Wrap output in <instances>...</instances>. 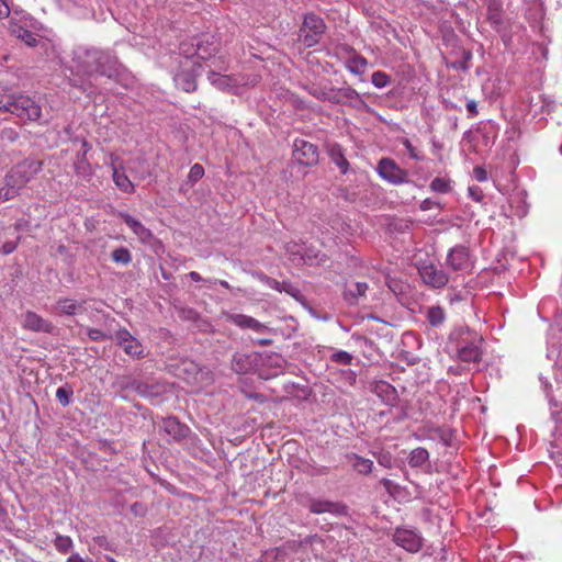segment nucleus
I'll return each instance as SVG.
<instances>
[{"mask_svg":"<svg viewBox=\"0 0 562 562\" xmlns=\"http://www.w3.org/2000/svg\"><path fill=\"white\" fill-rule=\"evenodd\" d=\"M403 146L405 147L408 156L414 160H423L424 156L413 146L409 139L405 138L402 140Z\"/></svg>","mask_w":562,"mask_h":562,"instance_id":"nucleus-46","label":"nucleus"},{"mask_svg":"<svg viewBox=\"0 0 562 562\" xmlns=\"http://www.w3.org/2000/svg\"><path fill=\"white\" fill-rule=\"evenodd\" d=\"M218 42L214 35L205 34L192 44V49L187 43H181L180 50L187 58L196 56L199 59L207 60L218 50Z\"/></svg>","mask_w":562,"mask_h":562,"instance_id":"nucleus-4","label":"nucleus"},{"mask_svg":"<svg viewBox=\"0 0 562 562\" xmlns=\"http://www.w3.org/2000/svg\"><path fill=\"white\" fill-rule=\"evenodd\" d=\"M90 149V145L86 140H82L81 149L78 151L77 159L87 158L86 156Z\"/></svg>","mask_w":562,"mask_h":562,"instance_id":"nucleus-52","label":"nucleus"},{"mask_svg":"<svg viewBox=\"0 0 562 562\" xmlns=\"http://www.w3.org/2000/svg\"><path fill=\"white\" fill-rule=\"evenodd\" d=\"M445 105L447 109H450V110H458V111L461 110V108L459 105H457L456 103H453L451 101H446Z\"/></svg>","mask_w":562,"mask_h":562,"instance_id":"nucleus-59","label":"nucleus"},{"mask_svg":"<svg viewBox=\"0 0 562 562\" xmlns=\"http://www.w3.org/2000/svg\"><path fill=\"white\" fill-rule=\"evenodd\" d=\"M83 329H85L88 338L91 341H102L108 338L113 339V336H109L106 333L102 331L101 329L90 328V327H85Z\"/></svg>","mask_w":562,"mask_h":562,"instance_id":"nucleus-43","label":"nucleus"},{"mask_svg":"<svg viewBox=\"0 0 562 562\" xmlns=\"http://www.w3.org/2000/svg\"><path fill=\"white\" fill-rule=\"evenodd\" d=\"M67 562H85V560L78 554L72 553L68 559Z\"/></svg>","mask_w":562,"mask_h":562,"instance_id":"nucleus-57","label":"nucleus"},{"mask_svg":"<svg viewBox=\"0 0 562 562\" xmlns=\"http://www.w3.org/2000/svg\"><path fill=\"white\" fill-rule=\"evenodd\" d=\"M551 417L554 422V429L552 430L553 443L557 448H562V413L553 411Z\"/></svg>","mask_w":562,"mask_h":562,"instance_id":"nucleus-33","label":"nucleus"},{"mask_svg":"<svg viewBox=\"0 0 562 562\" xmlns=\"http://www.w3.org/2000/svg\"><path fill=\"white\" fill-rule=\"evenodd\" d=\"M374 393L389 406H395L398 401L396 389L385 381H380L374 385Z\"/></svg>","mask_w":562,"mask_h":562,"instance_id":"nucleus-20","label":"nucleus"},{"mask_svg":"<svg viewBox=\"0 0 562 562\" xmlns=\"http://www.w3.org/2000/svg\"><path fill=\"white\" fill-rule=\"evenodd\" d=\"M423 282L434 289H441L449 282V276L434 263L423 265L418 268Z\"/></svg>","mask_w":562,"mask_h":562,"instance_id":"nucleus-9","label":"nucleus"},{"mask_svg":"<svg viewBox=\"0 0 562 562\" xmlns=\"http://www.w3.org/2000/svg\"><path fill=\"white\" fill-rule=\"evenodd\" d=\"M207 79L212 86H214L221 90H232L238 86H243V85H252L254 86L257 83V77H252L250 81H245L243 78L222 75V74H217L215 71H210Z\"/></svg>","mask_w":562,"mask_h":562,"instance_id":"nucleus-14","label":"nucleus"},{"mask_svg":"<svg viewBox=\"0 0 562 562\" xmlns=\"http://www.w3.org/2000/svg\"><path fill=\"white\" fill-rule=\"evenodd\" d=\"M294 158L304 166H311L318 160V150L315 145L304 139H295L293 145Z\"/></svg>","mask_w":562,"mask_h":562,"instance_id":"nucleus-12","label":"nucleus"},{"mask_svg":"<svg viewBox=\"0 0 562 562\" xmlns=\"http://www.w3.org/2000/svg\"><path fill=\"white\" fill-rule=\"evenodd\" d=\"M473 176L479 182H484L487 179V173L482 167H474Z\"/></svg>","mask_w":562,"mask_h":562,"instance_id":"nucleus-51","label":"nucleus"},{"mask_svg":"<svg viewBox=\"0 0 562 562\" xmlns=\"http://www.w3.org/2000/svg\"><path fill=\"white\" fill-rule=\"evenodd\" d=\"M176 85L186 92L194 91L196 88L194 77L188 71H180L173 78Z\"/></svg>","mask_w":562,"mask_h":562,"instance_id":"nucleus-28","label":"nucleus"},{"mask_svg":"<svg viewBox=\"0 0 562 562\" xmlns=\"http://www.w3.org/2000/svg\"><path fill=\"white\" fill-rule=\"evenodd\" d=\"M18 241H19V237H16L15 240H9V241H5L2 247H1V251L3 255H10L12 254L16 247H18Z\"/></svg>","mask_w":562,"mask_h":562,"instance_id":"nucleus-48","label":"nucleus"},{"mask_svg":"<svg viewBox=\"0 0 562 562\" xmlns=\"http://www.w3.org/2000/svg\"><path fill=\"white\" fill-rule=\"evenodd\" d=\"M486 5L488 22L491 23L493 29L502 35L503 40L506 41L507 34L502 14V0H486Z\"/></svg>","mask_w":562,"mask_h":562,"instance_id":"nucleus-17","label":"nucleus"},{"mask_svg":"<svg viewBox=\"0 0 562 562\" xmlns=\"http://www.w3.org/2000/svg\"><path fill=\"white\" fill-rule=\"evenodd\" d=\"M307 508L313 514H330L335 517L346 516L348 514L347 506L341 502H333L323 498H311Z\"/></svg>","mask_w":562,"mask_h":562,"instance_id":"nucleus-8","label":"nucleus"},{"mask_svg":"<svg viewBox=\"0 0 562 562\" xmlns=\"http://www.w3.org/2000/svg\"><path fill=\"white\" fill-rule=\"evenodd\" d=\"M394 542L408 552H417L423 546V537L414 529L397 528L393 535Z\"/></svg>","mask_w":562,"mask_h":562,"instance_id":"nucleus-10","label":"nucleus"},{"mask_svg":"<svg viewBox=\"0 0 562 562\" xmlns=\"http://www.w3.org/2000/svg\"><path fill=\"white\" fill-rule=\"evenodd\" d=\"M446 263L453 271L470 269L472 263L468 248L460 245L451 248L447 255Z\"/></svg>","mask_w":562,"mask_h":562,"instance_id":"nucleus-13","label":"nucleus"},{"mask_svg":"<svg viewBox=\"0 0 562 562\" xmlns=\"http://www.w3.org/2000/svg\"><path fill=\"white\" fill-rule=\"evenodd\" d=\"M75 168H76L77 173H79L83 177L91 175V167H90V164L88 162L87 158L77 159V161L75 162Z\"/></svg>","mask_w":562,"mask_h":562,"instance_id":"nucleus-45","label":"nucleus"},{"mask_svg":"<svg viewBox=\"0 0 562 562\" xmlns=\"http://www.w3.org/2000/svg\"><path fill=\"white\" fill-rule=\"evenodd\" d=\"M233 370L237 373H246L250 368L249 357L246 355H235L232 361Z\"/></svg>","mask_w":562,"mask_h":562,"instance_id":"nucleus-36","label":"nucleus"},{"mask_svg":"<svg viewBox=\"0 0 562 562\" xmlns=\"http://www.w3.org/2000/svg\"><path fill=\"white\" fill-rule=\"evenodd\" d=\"M112 562H115L114 560H112Z\"/></svg>","mask_w":562,"mask_h":562,"instance_id":"nucleus-63","label":"nucleus"},{"mask_svg":"<svg viewBox=\"0 0 562 562\" xmlns=\"http://www.w3.org/2000/svg\"><path fill=\"white\" fill-rule=\"evenodd\" d=\"M429 459V452L422 447H418L411 451L408 457V464L412 468H419L425 464Z\"/></svg>","mask_w":562,"mask_h":562,"instance_id":"nucleus-31","label":"nucleus"},{"mask_svg":"<svg viewBox=\"0 0 562 562\" xmlns=\"http://www.w3.org/2000/svg\"><path fill=\"white\" fill-rule=\"evenodd\" d=\"M325 32L324 21L314 13L306 14L300 37L306 47L316 45Z\"/></svg>","mask_w":562,"mask_h":562,"instance_id":"nucleus-5","label":"nucleus"},{"mask_svg":"<svg viewBox=\"0 0 562 562\" xmlns=\"http://www.w3.org/2000/svg\"><path fill=\"white\" fill-rule=\"evenodd\" d=\"M465 108L469 117H475L479 114L477 103L473 99H467Z\"/></svg>","mask_w":562,"mask_h":562,"instance_id":"nucleus-47","label":"nucleus"},{"mask_svg":"<svg viewBox=\"0 0 562 562\" xmlns=\"http://www.w3.org/2000/svg\"><path fill=\"white\" fill-rule=\"evenodd\" d=\"M379 463L385 467L387 465L385 458H380Z\"/></svg>","mask_w":562,"mask_h":562,"instance_id":"nucleus-62","label":"nucleus"},{"mask_svg":"<svg viewBox=\"0 0 562 562\" xmlns=\"http://www.w3.org/2000/svg\"><path fill=\"white\" fill-rule=\"evenodd\" d=\"M119 68L117 58L110 50L78 46L72 52L69 82L87 91L95 76L111 78L119 74Z\"/></svg>","mask_w":562,"mask_h":562,"instance_id":"nucleus-1","label":"nucleus"},{"mask_svg":"<svg viewBox=\"0 0 562 562\" xmlns=\"http://www.w3.org/2000/svg\"><path fill=\"white\" fill-rule=\"evenodd\" d=\"M349 463L360 474H369L372 471L373 462L370 459L362 458L358 454L348 456Z\"/></svg>","mask_w":562,"mask_h":562,"instance_id":"nucleus-26","label":"nucleus"},{"mask_svg":"<svg viewBox=\"0 0 562 562\" xmlns=\"http://www.w3.org/2000/svg\"><path fill=\"white\" fill-rule=\"evenodd\" d=\"M282 292H286L288 294L292 295L293 297H296L300 294V291L297 288L292 285L290 282H282Z\"/></svg>","mask_w":562,"mask_h":562,"instance_id":"nucleus-50","label":"nucleus"},{"mask_svg":"<svg viewBox=\"0 0 562 562\" xmlns=\"http://www.w3.org/2000/svg\"><path fill=\"white\" fill-rule=\"evenodd\" d=\"M9 12L8 4L3 0H0V18L8 16Z\"/></svg>","mask_w":562,"mask_h":562,"instance_id":"nucleus-54","label":"nucleus"},{"mask_svg":"<svg viewBox=\"0 0 562 562\" xmlns=\"http://www.w3.org/2000/svg\"><path fill=\"white\" fill-rule=\"evenodd\" d=\"M327 153L330 160L337 166L340 172L345 175L348 171L349 162L345 157L342 147L336 143L328 144Z\"/></svg>","mask_w":562,"mask_h":562,"instance_id":"nucleus-23","label":"nucleus"},{"mask_svg":"<svg viewBox=\"0 0 562 562\" xmlns=\"http://www.w3.org/2000/svg\"><path fill=\"white\" fill-rule=\"evenodd\" d=\"M368 290V284L366 282H352L347 285L344 297L349 304H355L358 300L364 296Z\"/></svg>","mask_w":562,"mask_h":562,"instance_id":"nucleus-25","label":"nucleus"},{"mask_svg":"<svg viewBox=\"0 0 562 562\" xmlns=\"http://www.w3.org/2000/svg\"><path fill=\"white\" fill-rule=\"evenodd\" d=\"M381 482L385 487H389L391 485V481L387 479H383Z\"/></svg>","mask_w":562,"mask_h":562,"instance_id":"nucleus-61","label":"nucleus"},{"mask_svg":"<svg viewBox=\"0 0 562 562\" xmlns=\"http://www.w3.org/2000/svg\"><path fill=\"white\" fill-rule=\"evenodd\" d=\"M21 323L23 328L35 333L52 334L55 330V326L49 321L31 311L22 315Z\"/></svg>","mask_w":562,"mask_h":562,"instance_id":"nucleus-16","label":"nucleus"},{"mask_svg":"<svg viewBox=\"0 0 562 562\" xmlns=\"http://www.w3.org/2000/svg\"><path fill=\"white\" fill-rule=\"evenodd\" d=\"M204 176V168L200 164H194L189 171L188 175V182L193 186L195 182H198L202 177Z\"/></svg>","mask_w":562,"mask_h":562,"instance_id":"nucleus-44","label":"nucleus"},{"mask_svg":"<svg viewBox=\"0 0 562 562\" xmlns=\"http://www.w3.org/2000/svg\"><path fill=\"white\" fill-rule=\"evenodd\" d=\"M113 339L126 355L137 359L143 357V345L126 328H120L116 330Z\"/></svg>","mask_w":562,"mask_h":562,"instance_id":"nucleus-11","label":"nucleus"},{"mask_svg":"<svg viewBox=\"0 0 562 562\" xmlns=\"http://www.w3.org/2000/svg\"><path fill=\"white\" fill-rule=\"evenodd\" d=\"M422 209H423V210H429V209H430V201H429V200H425V201L422 203Z\"/></svg>","mask_w":562,"mask_h":562,"instance_id":"nucleus-60","label":"nucleus"},{"mask_svg":"<svg viewBox=\"0 0 562 562\" xmlns=\"http://www.w3.org/2000/svg\"><path fill=\"white\" fill-rule=\"evenodd\" d=\"M72 394L74 392L70 387L60 386L56 391V398L61 406L66 407L70 404Z\"/></svg>","mask_w":562,"mask_h":562,"instance_id":"nucleus-40","label":"nucleus"},{"mask_svg":"<svg viewBox=\"0 0 562 562\" xmlns=\"http://www.w3.org/2000/svg\"><path fill=\"white\" fill-rule=\"evenodd\" d=\"M112 260L120 265H128L132 261V255L125 247L115 248L111 254Z\"/></svg>","mask_w":562,"mask_h":562,"instance_id":"nucleus-37","label":"nucleus"},{"mask_svg":"<svg viewBox=\"0 0 562 562\" xmlns=\"http://www.w3.org/2000/svg\"><path fill=\"white\" fill-rule=\"evenodd\" d=\"M305 89L311 95H313L317 100L330 101L335 103L340 102V99L334 95L335 90L331 88H327L325 86H321L317 83H311L306 86Z\"/></svg>","mask_w":562,"mask_h":562,"instance_id":"nucleus-24","label":"nucleus"},{"mask_svg":"<svg viewBox=\"0 0 562 562\" xmlns=\"http://www.w3.org/2000/svg\"><path fill=\"white\" fill-rule=\"evenodd\" d=\"M226 321L233 323L234 325L238 326L241 329H251L259 334H271L273 333V329L268 327L267 325L260 323L256 318L245 315V314H232L227 313L225 314Z\"/></svg>","mask_w":562,"mask_h":562,"instance_id":"nucleus-15","label":"nucleus"},{"mask_svg":"<svg viewBox=\"0 0 562 562\" xmlns=\"http://www.w3.org/2000/svg\"><path fill=\"white\" fill-rule=\"evenodd\" d=\"M0 112L11 113L25 121L41 117V106L27 95L0 94Z\"/></svg>","mask_w":562,"mask_h":562,"instance_id":"nucleus-2","label":"nucleus"},{"mask_svg":"<svg viewBox=\"0 0 562 562\" xmlns=\"http://www.w3.org/2000/svg\"><path fill=\"white\" fill-rule=\"evenodd\" d=\"M426 318L432 327H439L446 321V313L440 306H431L426 312Z\"/></svg>","mask_w":562,"mask_h":562,"instance_id":"nucleus-30","label":"nucleus"},{"mask_svg":"<svg viewBox=\"0 0 562 562\" xmlns=\"http://www.w3.org/2000/svg\"><path fill=\"white\" fill-rule=\"evenodd\" d=\"M371 82L375 88L382 89L390 83V77L383 71H374L371 76Z\"/></svg>","mask_w":562,"mask_h":562,"instance_id":"nucleus-42","label":"nucleus"},{"mask_svg":"<svg viewBox=\"0 0 562 562\" xmlns=\"http://www.w3.org/2000/svg\"><path fill=\"white\" fill-rule=\"evenodd\" d=\"M286 251L294 256H300V258L304 261V263L307 265H314V263H322L325 261V255L315 252L312 255V251L305 250L303 251V248L296 244L288 245Z\"/></svg>","mask_w":562,"mask_h":562,"instance_id":"nucleus-22","label":"nucleus"},{"mask_svg":"<svg viewBox=\"0 0 562 562\" xmlns=\"http://www.w3.org/2000/svg\"><path fill=\"white\" fill-rule=\"evenodd\" d=\"M10 32L31 47L37 43V38L32 32L16 23H10Z\"/></svg>","mask_w":562,"mask_h":562,"instance_id":"nucleus-27","label":"nucleus"},{"mask_svg":"<svg viewBox=\"0 0 562 562\" xmlns=\"http://www.w3.org/2000/svg\"><path fill=\"white\" fill-rule=\"evenodd\" d=\"M41 170V161L25 159L15 165L5 176L21 191Z\"/></svg>","mask_w":562,"mask_h":562,"instance_id":"nucleus-3","label":"nucleus"},{"mask_svg":"<svg viewBox=\"0 0 562 562\" xmlns=\"http://www.w3.org/2000/svg\"><path fill=\"white\" fill-rule=\"evenodd\" d=\"M120 217L123 222L128 226V228L137 236L138 240L143 244H149L154 235L145 227L138 220L134 218L132 215L127 213H120Z\"/></svg>","mask_w":562,"mask_h":562,"instance_id":"nucleus-19","label":"nucleus"},{"mask_svg":"<svg viewBox=\"0 0 562 562\" xmlns=\"http://www.w3.org/2000/svg\"><path fill=\"white\" fill-rule=\"evenodd\" d=\"M367 66V59L359 55H355L346 61V68L353 75L364 74Z\"/></svg>","mask_w":562,"mask_h":562,"instance_id":"nucleus-29","label":"nucleus"},{"mask_svg":"<svg viewBox=\"0 0 562 562\" xmlns=\"http://www.w3.org/2000/svg\"><path fill=\"white\" fill-rule=\"evenodd\" d=\"M469 195L472 200L481 202L483 200V192L477 186L469 187Z\"/></svg>","mask_w":562,"mask_h":562,"instance_id":"nucleus-49","label":"nucleus"},{"mask_svg":"<svg viewBox=\"0 0 562 562\" xmlns=\"http://www.w3.org/2000/svg\"><path fill=\"white\" fill-rule=\"evenodd\" d=\"M376 171L382 179L395 186L408 181L407 172L391 158H382L378 164Z\"/></svg>","mask_w":562,"mask_h":562,"instance_id":"nucleus-7","label":"nucleus"},{"mask_svg":"<svg viewBox=\"0 0 562 562\" xmlns=\"http://www.w3.org/2000/svg\"><path fill=\"white\" fill-rule=\"evenodd\" d=\"M54 546L59 552L67 553L72 547V540L68 536H57Z\"/></svg>","mask_w":562,"mask_h":562,"instance_id":"nucleus-41","label":"nucleus"},{"mask_svg":"<svg viewBox=\"0 0 562 562\" xmlns=\"http://www.w3.org/2000/svg\"><path fill=\"white\" fill-rule=\"evenodd\" d=\"M188 278H190L192 281L194 282H200V281H203L202 277L200 276V273L195 272V271H191L188 273Z\"/></svg>","mask_w":562,"mask_h":562,"instance_id":"nucleus-55","label":"nucleus"},{"mask_svg":"<svg viewBox=\"0 0 562 562\" xmlns=\"http://www.w3.org/2000/svg\"><path fill=\"white\" fill-rule=\"evenodd\" d=\"M481 342L480 336H467L456 345L454 351L461 361L475 362L481 358Z\"/></svg>","mask_w":562,"mask_h":562,"instance_id":"nucleus-6","label":"nucleus"},{"mask_svg":"<svg viewBox=\"0 0 562 562\" xmlns=\"http://www.w3.org/2000/svg\"><path fill=\"white\" fill-rule=\"evenodd\" d=\"M268 285L279 292H282V282H279L274 279H268L267 281Z\"/></svg>","mask_w":562,"mask_h":562,"instance_id":"nucleus-53","label":"nucleus"},{"mask_svg":"<svg viewBox=\"0 0 562 562\" xmlns=\"http://www.w3.org/2000/svg\"><path fill=\"white\" fill-rule=\"evenodd\" d=\"M86 302V300L78 301L70 297H59L53 311L57 315L76 316L85 311Z\"/></svg>","mask_w":562,"mask_h":562,"instance_id":"nucleus-18","label":"nucleus"},{"mask_svg":"<svg viewBox=\"0 0 562 562\" xmlns=\"http://www.w3.org/2000/svg\"><path fill=\"white\" fill-rule=\"evenodd\" d=\"M210 282H211L212 284H217V283H218L221 286H223V288H225V289H229V288H231V286H229V284H228V282H227V281H225V280H216V279H215V280H212V281H210Z\"/></svg>","mask_w":562,"mask_h":562,"instance_id":"nucleus-58","label":"nucleus"},{"mask_svg":"<svg viewBox=\"0 0 562 562\" xmlns=\"http://www.w3.org/2000/svg\"><path fill=\"white\" fill-rule=\"evenodd\" d=\"M256 344L261 346V347H267V346H270L272 344V339H270V338H260V339L256 340Z\"/></svg>","mask_w":562,"mask_h":562,"instance_id":"nucleus-56","label":"nucleus"},{"mask_svg":"<svg viewBox=\"0 0 562 562\" xmlns=\"http://www.w3.org/2000/svg\"><path fill=\"white\" fill-rule=\"evenodd\" d=\"M19 193L20 190L5 176L4 183L0 188V204L14 199Z\"/></svg>","mask_w":562,"mask_h":562,"instance_id":"nucleus-34","label":"nucleus"},{"mask_svg":"<svg viewBox=\"0 0 562 562\" xmlns=\"http://www.w3.org/2000/svg\"><path fill=\"white\" fill-rule=\"evenodd\" d=\"M162 429L175 440L184 438L188 434V427L181 424L176 417H167L162 420Z\"/></svg>","mask_w":562,"mask_h":562,"instance_id":"nucleus-21","label":"nucleus"},{"mask_svg":"<svg viewBox=\"0 0 562 562\" xmlns=\"http://www.w3.org/2000/svg\"><path fill=\"white\" fill-rule=\"evenodd\" d=\"M353 357L351 353L345 350H333L330 355V361L337 364L348 366L351 364Z\"/></svg>","mask_w":562,"mask_h":562,"instance_id":"nucleus-38","label":"nucleus"},{"mask_svg":"<svg viewBox=\"0 0 562 562\" xmlns=\"http://www.w3.org/2000/svg\"><path fill=\"white\" fill-rule=\"evenodd\" d=\"M334 95L336 98H339L340 102L342 100H348L350 103H353L359 102L361 100L359 92L350 87L338 89L337 91L334 92Z\"/></svg>","mask_w":562,"mask_h":562,"instance_id":"nucleus-35","label":"nucleus"},{"mask_svg":"<svg viewBox=\"0 0 562 562\" xmlns=\"http://www.w3.org/2000/svg\"><path fill=\"white\" fill-rule=\"evenodd\" d=\"M430 189L438 193H447L450 191V181L445 178H435L430 183Z\"/></svg>","mask_w":562,"mask_h":562,"instance_id":"nucleus-39","label":"nucleus"},{"mask_svg":"<svg viewBox=\"0 0 562 562\" xmlns=\"http://www.w3.org/2000/svg\"><path fill=\"white\" fill-rule=\"evenodd\" d=\"M113 181L115 186L123 192L130 193L134 190V186L128 177L113 167Z\"/></svg>","mask_w":562,"mask_h":562,"instance_id":"nucleus-32","label":"nucleus"}]
</instances>
